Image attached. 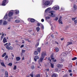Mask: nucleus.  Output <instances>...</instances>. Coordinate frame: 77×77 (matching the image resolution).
Returning a JSON list of instances; mask_svg holds the SVG:
<instances>
[{
    "instance_id": "48",
    "label": "nucleus",
    "mask_w": 77,
    "mask_h": 77,
    "mask_svg": "<svg viewBox=\"0 0 77 77\" xmlns=\"http://www.w3.org/2000/svg\"><path fill=\"white\" fill-rule=\"evenodd\" d=\"M68 26H66L65 28V30H66L67 29H68Z\"/></svg>"
},
{
    "instance_id": "33",
    "label": "nucleus",
    "mask_w": 77,
    "mask_h": 77,
    "mask_svg": "<svg viewBox=\"0 0 77 77\" xmlns=\"http://www.w3.org/2000/svg\"><path fill=\"white\" fill-rule=\"evenodd\" d=\"M3 23V20H0V25H2Z\"/></svg>"
},
{
    "instance_id": "36",
    "label": "nucleus",
    "mask_w": 77,
    "mask_h": 77,
    "mask_svg": "<svg viewBox=\"0 0 77 77\" xmlns=\"http://www.w3.org/2000/svg\"><path fill=\"white\" fill-rule=\"evenodd\" d=\"M73 8L75 9H76L77 8V6L75 5H74L73 6Z\"/></svg>"
},
{
    "instance_id": "17",
    "label": "nucleus",
    "mask_w": 77,
    "mask_h": 77,
    "mask_svg": "<svg viewBox=\"0 0 77 77\" xmlns=\"http://www.w3.org/2000/svg\"><path fill=\"white\" fill-rule=\"evenodd\" d=\"M1 64L2 66H4L5 67V68H6V66H5V64L4 63L2 62L1 63Z\"/></svg>"
},
{
    "instance_id": "49",
    "label": "nucleus",
    "mask_w": 77,
    "mask_h": 77,
    "mask_svg": "<svg viewBox=\"0 0 77 77\" xmlns=\"http://www.w3.org/2000/svg\"><path fill=\"white\" fill-rule=\"evenodd\" d=\"M36 77H40V75L38 74L36 75Z\"/></svg>"
},
{
    "instance_id": "21",
    "label": "nucleus",
    "mask_w": 77,
    "mask_h": 77,
    "mask_svg": "<svg viewBox=\"0 0 77 77\" xmlns=\"http://www.w3.org/2000/svg\"><path fill=\"white\" fill-rule=\"evenodd\" d=\"M0 35H2L1 36V39H3V37H4V34H3V33L2 32V34L0 33Z\"/></svg>"
},
{
    "instance_id": "7",
    "label": "nucleus",
    "mask_w": 77,
    "mask_h": 77,
    "mask_svg": "<svg viewBox=\"0 0 77 77\" xmlns=\"http://www.w3.org/2000/svg\"><path fill=\"white\" fill-rule=\"evenodd\" d=\"M8 43H6L5 44H4V46H5L6 48L7 49H8V50H10V48H9V46H8V45H8Z\"/></svg>"
},
{
    "instance_id": "52",
    "label": "nucleus",
    "mask_w": 77,
    "mask_h": 77,
    "mask_svg": "<svg viewBox=\"0 0 77 77\" xmlns=\"http://www.w3.org/2000/svg\"><path fill=\"white\" fill-rule=\"evenodd\" d=\"M72 20H73V21H74V20H75V18H72Z\"/></svg>"
},
{
    "instance_id": "28",
    "label": "nucleus",
    "mask_w": 77,
    "mask_h": 77,
    "mask_svg": "<svg viewBox=\"0 0 77 77\" xmlns=\"http://www.w3.org/2000/svg\"><path fill=\"white\" fill-rule=\"evenodd\" d=\"M8 55H6L5 57V60H7L8 59Z\"/></svg>"
},
{
    "instance_id": "57",
    "label": "nucleus",
    "mask_w": 77,
    "mask_h": 77,
    "mask_svg": "<svg viewBox=\"0 0 77 77\" xmlns=\"http://www.w3.org/2000/svg\"><path fill=\"white\" fill-rule=\"evenodd\" d=\"M58 70H59V69H57V68H56L55 69V71H57V72L58 71Z\"/></svg>"
},
{
    "instance_id": "25",
    "label": "nucleus",
    "mask_w": 77,
    "mask_h": 77,
    "mask_svg": "<svg viewBox=\"0 0 77 77\" xmlns=\"http://www.w3.org/2000/svg\"><path fill=\"white\" fill-rule=\"evenodd\" d=\"M31 22H32V23H33L34 22H35V19H31L30 20Z\"/></svg>"
},
{
    "instance_id": "1",
    "label": "nucleus",
    "mask_w": 77,
    "mask_h": 77,
    "mask_svg": "<svg viewBox=\"0 0 77 77\" xmlns=\"http://www.w3.org/2000/svg\"><path fill=\"white\" fill-rule=\"evenodd\" d=\"M49 13H50L51 14L48 15V16L51 17H55L56 16V15L53 14L54 13V11H50L49 12Z\"/></svg>"
},
{
    "instance_id": "39",
    "label": "nucleus",
    "mask_w": 77,
    "mask_h": 77,
    "mask_svg": "<svg viewBox=\"0 0 77 77\" xmlns=\"http://www.w3.org/2000/svg\"><path fill=\"white\" fill-rule=\"evenodd\" d=\"M16 69H17V66H14V69L15 70Z\"/></svg>"
},
{
    "instance_id": "27",
    "label": "nucleus",
    "mask_w": 77,
    "mask_h": 77,
    "mask_svg": "<svg viewBox=\"0 0 77 77\" xmlns=\"http://www.w3.org/2000/svg\"><path fill=\"white\" fill-rule=\"evenodd\" d=\"M51 59L52 60H54V58H53V55H51Z\"/></svg>"
},
{
    "instance_id": "31",
    "label": "nucleus",
    "mask_w": 77,
    "mask_h": 77,
    "mask_svg": "<svg viewBox=\"0 0 77 77\" xmlns=\"http://www.w3.org/2000/svg\"><path fill=\"white\" fill-rule=\"evenodd\" d=\"M45 18L46 20H48V19H50V17L47 16L45 17Z\"/></svg>"
},
{
    "instance_id": "6",
    "label": "nucleus",
    "mask_w": 77,
    "mask_h": 77,
    "mask_svg": "<svg viewBox=\"0 0 77 77\" xmlns=\"http://www.w3.org/2000/svg\"><path fill=\"white\" fill-rule=\"evenodd\" d=\"M50 2L49 1H46L45 3V6H48L50 5Z\"/></svg>"
},
{
    "instance_id": "13",
    "label": "nucleus",
    "mask_w": 77,
    "mask_h": 77,
    "mask_svg": "<svg viewBox=\"0 0 77 77\" xmlns=\"http://www.w3.org/2000/svg\"><path fill=\"white\" fill-rule=\"evenodd\" d=\"M13 11H14V13H15L16 14H19V11L18 10Z\"/></svg>"
},
{
    "instance_id": "8",
    "label": "nucleus",
    "mask_w": 77,
    "mask_h": 77,
    "mask_svg": "<svg viewBox=\"0 0 77 77\" xmlns=\"http://www.w3.org/2000/svg\"><path fill=\"white\" fill-rule=\"evenodd\" d=\"M57 66L58 68H62V66H63V65L62 64H58L57 65Z\"/></svg>"
},
{
    "instance_id": "42",
    "label": "nucleus",
    "mask_w": 77,
    "mask_h": 77,
    "mask_svg": "<svg viewBox=\"0 0 77 77\" xmlns=\"http://www.w3.org/2000/svg\"><path fill=\"white\" fill-rule=\"evenodd\" d=\"M58 19H59V18L58 17H56L54 20H55L56 21H57L58 20Z\"/></svg>"
},
{
    "instance_id": "56",
    "label": "nucleus",
    "mask_w": 77,
    "mask_h": 77,
    "mask_svg": "<svg viewBox=\"0 0 77 77\" xmlns=\"http://www.w3.org/2000/svg\"><path fill=\"white\" fill-rule=\"evenodd\" d=\"M23 47H24V45H23L20 46V48H23Z\"/></svg>"
},
{
    "instance_id": "55",
    "label": "nucleus",
    "mask_w": 77,
    "mask_h": 77,
    "mask_svg": "<svg viewBox=\"0 0 77 77\" xmlns=\"http://www.w3.org/2000/svg\"><path fill=\"white\" fill-rule=\"evenodd\" d=\"M62 17L60 16V18H59V20H61V19H62Z\"/></svg>"
},
{
    "instance_id": "16",
    "label": "nucleus",
    "mask_w": 77,
    "mask_h": 77,
    "mask_svg": "<svg viewBox=\"0 0 77 77\" xmlns=\"http://www.w3.org/2000/svg\"><path fill=\"white\" fill-rule=\"evenodd\" d=\"M5 77H8V72L6 71L5 72Z\"/></svg>"
},
{
    "instance_id": "45",
    "label": "nucleus",
    "mask_w": 77,
    "mask_h": 77,
    "mask_svg": "<svg viewBox=\"0 0 77 77\" xmlns=\"http://www.w3.org/2000/svg\"><path fill=\"white\" fill-rule=\"evenodd\" d=\"M9 66H12V63H9L8 64Z\"/></svg>"
},
{
    "instance_id": "9",
    "label": "nucleus",
    "mask_w": 77,
    "mask_h": 77,
    "mask_svg": "<svg viewBox=\"0 0 77 77\" xmlns=\"http://www.w3.org/2000/svg\"><path fill=\"white\" fill-rule=\"evenodd\" d=\"M44 58H43V57H42L40 58L39 59V60L38 61V63L40 64V62H42V60H43Z\"/></svg>"
},
{
    "instance_id": "63",
    "label": "nucleus",
    "mask_w": 77,
    "mask_h": 77,
    "mask_svg": "<svg viewBox=\"0 0 77 77\" xmlns=\"http://www.w3.org/2000/svg\"><path fill=\"white\" fill-rule=\"evenodd\" d=\"M25 41H28V40H29V39H25Z\"/></svg>"
},
{
    "instance_id": "32",
    "label": "nucleus",
    "mask_w": 77,
    "mask_h": 77,
    "mask_svg": "<svg viewBox=\"0 0 77 77\" xmlns=\"http://www.w3.org/2000/svg\"><path fill=\"white\" fill-rule=\"evenodd\" d=\"M39 42H37V43L35 45V47H38V45H39Z\"/></svg>"
},
{
    "instance_id": "38",
    "label": "nucleus",
    "mask_w": 77,
    "mask_h": 77,
    "mask_svg": "<svg viewBox=\"0 0 77 77\" xmlns=\"http://www.w3.org/2000/svg\"><path fill=\"white\" fill-rule=\"evenodd\" d=\"M52 77H56V75L55 74H53L52 75Z\"/></svg>"
},
{
    "instance_id": "14",
    "label": "nucleus",
    "mask_w": 77,
    "mask_h": 77,
    "mask_svg": "<svg viewBox=\"0 0 77 77\" xmlns=\"http://www.w3.org/2000/svg\"><path fill=\"white\" fill-rule=\"evenodd\" d=\"M66 53H65V52L63 53L61 55V57H63L64 56H66Z\"/></svg>"
},
{
    "instance_id": "37",
    "label": "nucleus",
    "mask_w": 77,
    "mask_h": 77,
    "mask_svg": "<svg viewBox=\"0 0 77 77\" xmlns=\"http://www.w3.org/2000/svg\"><path fill=\"white\" fill-rule=\"evenodd\" d=\"M76 59H77V57H75L72 59V60H76Z\"/></svg>"
},
{
    "instance_id": "15",
    "label": "nucleus",
    "mask_w": 77,
    "mask_h": 77,
    "mask_svg": "<svg viewBox=\"0 0 77 77\" xmlns=\"http://www.w3.org/2000/svg\"><path fill=\"white\" fill-rule=\"evenodd\" d=\"M51 9V8H48L47 9L45 10V12H47L48 11H50Z\"/></svg>"
},
{
    "instance_id": "53",
    "label": "nucleus",
    "mask_w": 77,
    "mask_h": 77,
    "mask_svg": "<svg viewBox=\"0 0 77 77\" xmlns=\"http://www.w3.org/2000/svg\"><path fill=\"white\" fill-rule=\"evenodd\" d=\"M22 44H24V41L23 40L22 41Z\"/></svg>"
},
{
    "instance_id": "50",
    "label": "nucleus",
    "mask_w": 77,
    "mask_h": 77,
    "mask_svg": "<svg viewBox=\"0 0 77 77\" xmlns=\"http://www.w3.org/2000/svg\"><path fill=\"white\" fill-rule=\"evenodd\" d=\"M9 48H10V49L11 50H12V49H13V48L12 46H10Z\"/></svg>"
},
{
    "instance_id": "3",
    "label": "nucleus",
    "mask_w": 77,
    "mask_h": 77,
    "mask_svg": "<svg viewBox=\"0 0 77 77\" xmlns=\"http://www.w3.org/2000/svg\"><path fill=\"white\" fill-rule=\"evenodd\" d=\"M6 1L7 0H4L2 1V6H6V4L8 3Z\"/></svg>"
},
{
    "instance_id": "59",
    "label": "nucleus",
    "mask_w": 77,
    "mask_h": 77,
    "mask_svg": "<svg viewBox=\"0 0 77 77\" xmlns=\"http://www.w3.org/2000/svg\"><path fill=\"white\" fill-rule=\"evenodd\" d=\"M41 21L42 22H44V19H42L41 20Z\"/></svg>"
},
{
    "instance_id": "41",
    "label": "nucleus",
    "mask_w": 77,
    "mask_h": 77,
    "mask_svg": "<svg viewBox=\"0 0 77 77\" xmlns=\"http://www.w3.org/2000/svg\"><path fill=\"white\" fill-rule=\"evenodd\" d=\"M25 51H26V50H22V53H25Z\"/></svg>"
},
{
    "instance_id": "43",
    "label": "nucleus",
    "mask_w": 77,
    "mask_h": 77,
    "mask_svg": "<svg viewBox=\"0 0 77 77\" xmlns=\"http://www.w3.org/2000/svg\"><path fill=\"white\" fill-rule=\"evenodd\" d=\"M52 43L53 44H55V42H56V41H54V40H52Z\"/></svg>"
},
{
    "instance_id": "2",
    "label": "nucleus",
    "mask_w": 77,
    "mask_h": 77,
    "mask_svg": "<svg viewBox=\"0 0 77 77\" xmlns=\"http://www.w3.org/2000/svg\"><path fill=\"white\" fill-rule=\"evenodd\" d=\"M14 10L10 11L8 14L9 17H12V16L13 15V14H14Z\"/></svg>"
},
{
    "instance_id": "24",
    "label": "nucleus",
    "mask_w": 77,
    "mask_h": 77,
    "mask_svg": "<svg viewBox=\"0 0 77 77\" xmlns=\"http://www.w3.org/2000/svg\"><path fill=\"white\" fill-rule=\"evenodd\" d=\"M36 29L37 30V32H39V30H40V28L39 27H37L36 28Z\"/></svg>"
},
{
    "instance_id": "60",
    "label": "nucleus",
    "mask_w": 77,
    "mask_h": 77,
    "mask_svg": "<svg viewBox=\"0 0 77 77\" xmlns=\"http://www.w3.org/2000/svg\"><path fill=\"white\" fill-rule=\"evenodd\" d=\"M61 11H63L64 10V9L63 8H61Z\"/></svg>"
},
{
    "instance_id": "4",
    "label": "nucleus",
    "mask_w": 77,
    "mask_h": 77,
    "mask_svg": "<svg viewBox=\"0 0 77 77\" xmlns=\"http://www.w3.org/2000/svg\"><path fill=\"white\" fill-rule=\"evenodd\" d=\"M45 55H46V53H45V52H42V53L41 56L43 58H44V57H45Z\"/></svg>"
},
{
    "instance_id": "40",
    "label": "nucleus",
    "mask_w": 77,
    "mask_h": 77,
    "mask_svg": "<svg viewBox=\"0 0 77 77\" xmlns=\"http://www.w3.org/2000/svg\"><path fill=\"white\" fill-rule=\"evenodd\" d=\"M48 60L49 61V63H50V62H51V60H50V57H49L48 58Z\"/></svg>"
},
{
    "instance_id": "58",
    "label": "nucleus",
    "mask_w": 77,
    "mask_h": 77,
    "mask_svg": "<svg viewBox=\"0 0 77 77\" xmlns=\"http://www.w3.org/2000/svg\"><path fill=\"white\" fill-rule=\"evenodd\" d=\"M68 71L69 72H72V71L71 70H69Z\"/></svg>"
},
{
    "instance_id": "51",
    "label": "nucleus",
    "mask_w": 77,
    "mask_h": 77,
    "mask_svg": "<svg viewBox=\"0 0 77 77\" xmlns=\"http://www.w3.org/2000/svg\"><path fill=\"white\" fill-rule=\"evenodd\" d=\"M37 25L38 26H40V24L39 23H37Z\"/></svg>"
},
{
    "instance_id": "22",
    "label": "nucleus",
    "mask_w": 77,
    "mask_h": 77,
    "mask_svg": "<svg viewBox=\"0 0 77 77\" xmlns=\"http://www.w3.org/2000/svg\"><path fill=\"white\" fill-rule=\"evenodd\" d=\"M7 23H8V22L6 21H4L3 23V25H6V24H7Z\"/></svg>"
},
{
    "instance_id": "29",
    "label": "nucleus",
    "mask_w": 77,
    "mask_h": 77,
    "mask_svg": "<svg viewBox=\"0 0 77 77\" xmlns=\"http://www.w3.org/2000/svg\"><path fill=\"white\" fill-rule=\"evenodd\" d=\"M6 55V53H5L3 55H2V57H5Z\"/></svg>"
},
{
    "instance_id": "20",
    "label": "nucleus",
    "mask_w": 77,
    "mask_h": 77,
    "mask_svg": "<svg viewBox=\"0 0 77 77\" xmlns=\"http://www.w3.org/2000/svg\"><path fill=\"white\" fill-rule=\"evenodd\" d=\"M56 52H58L59 51V49L58 48H56L55 49Z\"/></svg>"
},
{
    "instance_id": "46",
    "label": "nucleus",
    "mask_w": 77,
    "mask_h": 77,
    "mask_svg": "<svg viewBox=\"0 0 77 77\" xmlns=\"http://www.w3.org/2000/svg\"><path fill=\"white\" fill-rule=\"evenodd\" d=\"M74 22L75 23V24H76V23H77V20H74Z\"/></svg>"
},
{
    "instance_id": "26",
    "label": "nucleus",
    "mask_w": 77,
    "mask_h": 77,
    "mask_svg": "<svg viewBox=\"0 0 77 77\" xmlns=\"http://www.w3.org/2000/svg\"><path fill=\"white\" fill-rule=\"evenodd\" d=\"M50 64H51V68H54V65H53V64H52V63H51Z\"/></svg>"
},
{
    "instance_id": "47",
    "label": "nucleus",
    "mask_w": 77,
    "mask_h": 77,
    "mask_svg": "<svg viewBox=\"0 0 77 77\" xmlns=\"http://www.w3.org/2000/svg\"><path fill=\"white\" fill-rule=\"evenodd\" d=\"M30 75L31 77H33V75L32 73L30 74Z\"/></svg>"
},
{
    "instance_id": "18",
    "label": "nucleus",
    "mask_w": 77,
    "mask_h": 77,
    "mask_svg": "<svg viewBox=\"0 0 77 77\" xmlns=\"http://www.w3.org/2000/svg\"><path fill=\"white\" fill-rule=\"evenodd\" d=\"M34 54H35V55H38V51H35L34 53Z\"/></svg>"
},
{
    "instance_id": "44",
    "label": "nucleus",
    "mask_w": 77,
    "mask_h": 77,
    "mask_svg": "<svg viewBox=\"0 0 77 77\" xmlns=\"http://www.w3.org/2000/svg\"><path fill=\"white\" fill-rule=\"evenodd\" d=\"M15 22H16V23H19L20 22V20H15Z\"/></svg>"
},
{
    "instance_id": "61",
    "label": "nucleus",
    "mask_w": 77,
    "mask_h": 77,
    "mask_svg": "<svg viewBox=\"0 0 77 77\" xmlns=\"http://www.w3.org/2000/svg\"><path fill=\"white\" fill-rule=\"evenodd\" d=\"M70 76H72V73H71L70 74Z\"/></svg>"
},
{
    "instance_id": "19",
    "label": "nucleus",
    "mask_w": 77,
    "mask_h": 77,
    "mask_svg": "<svg viewBox=\"0 0 77 77\" xmlns=\"http://www.w3.org/2000/svg\"><path fill=\"white\" fill-rule=\"evenodd\" d=\"M71 44H72V42H68L67 43V46H68V45H70Z\"/></svg>"
},
{
    "instance_id": "34",
    "label": "nucleus",
    "mask_w": 77,
    "mask_h": 77,
    "mask_svg": "<svg viewBox=\"0 0 77 77\" xmlns=\"http://www.w3.org/2000/svg\"><path fill=\"white\" fill-rule=\"evenodd\" d=\"M31 69H35V66L34 65H33L31 66Z\"/></svg>"
},
{
    "instance_id": "54",
    "label": "nucleus",
    "mask_w": 77,
    "mask_h": 77,
    "mask_svg": "<svg viewBox=\"0 0 77 77\" xmlns=\"http://www.w3.org/2000/svg\"><path fill=\"white\" fill-rule=\"evenodd\" d=\"M55 44H59V43H58V42H57L56 41L55 42Z\"/></svg>"
},
{
    "instance_id": "62",
    "label": "nucleus",
    "mask_w": 77,
    "mask_h": 77,
    "mask_svg": "<svg viewBox=\"0 0 77 77\" xmlns=\"http://www.w3.org/2000/svg\"><path fill=\"white\" fill-rule=\"evenodd\" d=\"M64 39V38H61V41H63Z\"/></svg>"
},
{
    "instance_id": "10",
    "label": "nucleus",
    "mask_w": 77,
    "mask_h": 77,
    "mask_svg": "<svg viewBox=\"0 0 77 77\" xmlns=\"http://www.w3.org/2000/svg\"><path fill=\"white\" fill-rule=\"evenodd\" d=\"M34 60L35 61V62L36 61V59H39V56H35V57L34 58Z\"/></svg>"
},
{
    "instance_id": "35",
    "label": "nucleus",
    "mask_w": 77,
    "mask_h": 77,
    "mask_svg": "<svg viewBox=\"0 0 77 77\" xmlns=\"http://www.w3.org/2000/svg\"><path fill=\"white\" fill-rule=\"evenodd\" d=\"M16 59L17 61H18V60H20V57H16Z\"/></svg>"
},
{
    "instance_id": "30",
    "label": "nucleus",
    "mask_w": 77,
    "mask_h": 77,
    "mask_svg": "<svg viewBox=\"0 0 77 77\" xmlns=\"http://www.w3.org/2000/svg\"><path fill=\"white\" fill-rule=\"evenodd\" d=\"M38 53H40V51H41V48H38Z\"/></svg>"
},
{
    "instance_id": "5",
    "label": "nucleus",
    "mask_w": 77,
    "mask_h": 77,
    "mask_svg": "<svg viewBox=\"0 0 77 77\" xmlns=\"http://www.w3.org/2000/svg\"><path fill=\"white\" fill-rule=\"evenodd\" d=\"M53 8H54V9L55 11H57V10L59 9V7L58 5H56Z\"/></svg>"
},
{
    "instance_id": "12",
    "label": "nucleus",
    "mask_w": 77,
    "mask_h": 77,
    "mask_svg": "<svg viewBox=\"0 0 77 77\" xmlns=\"http://www.w3.org/2000/svg\"><path fill=\"white\" fill-rule=\"evenodd\" d=\"M8 18V14L6 13L5 15L4 19L5 20H7V19Z\"/></svg>"
},
{
    "instance_id": "23",
    "label": "nucleus",
    "mask_w": 77,
    "mask_h": 77,
    "mask_svg": "<svg viewBox=\"0 0 77 77\" xmlns=\"http://www.w3.org/2000/svg\"><path fill=\"white\" fill-rule=\"evenodd\" d=\"M58 21L59 24H63V23L62 22V21L61 20H59Z\"/></svg>"
},
{
    "instance_id": "11",
    "label": "nucleus",
    "mask_w": 77,
    "mask_h": 77,
    "mask_svg": "<svg viewBox=\"0 0 77 77\" xmlns=\"http://www.w3.org/2000/svg\"><path fill=\"white\" fill-rule=\"evenodd\" d=\"M3 43H6V42H7L6 39V38L5 37L3 38Z\"/></svg>"
},
{
    "instance_id": "64",
    "label": "nucleus",
    "mask_w": 77,
    "mask_h": 77,
    "mask_svg": "<svg viewBox=\"0 0 77 77\" xmlns=\"http://www.w3.org/2000/svg\"><path fill=\"white\" fill-rule=\"evenodd\" d=\"M51 29L52 30H53V27H51Z\"/></svg>"
}]
</instances>
